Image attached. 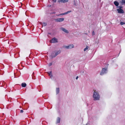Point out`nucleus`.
Masks as SVG:
<instances>
[{"label":"nucleus","instance_id":"f03ea898","mask_svg":"<svg viewBox=\"0 0 125 125\" xmlns=\"http://www.w3.org/2000/svg\"><path fill=\"white\" fill-rule=\"evenodd\" d=\"M61 52V51L60 50L56 51L52 53L51 55V56L52 58L55 57L58 55Z\"/></svg>","mask_w":125,"mask_h":125},{"label":"nucleus","instance_id":"f257e3e1","mask_svg":"<svg viewBox=\"0 0 125 125\" xmlns=\"http://www.w3.org/2000/svg\"><path fill=\"white\" fill-rule=\"evenodd\" d=\"M93 97L94 101L99 100H100V96L98 91L94 90L93 93Z\"/></svg>","mask_w":125,"mask_h":125},{"label":"nucleus","instance_id":"6e6552de","mask_svg":"<svg viewBox=\"0 0 125 125\" xmlns=\"http://www.w3.org/2000/svg\"><path fill=\"white\" fill-rule=\"evenodd\" d=\"M118 12L119 13H124L123 10L119 8L117 9Z\"/></svg>","mask_w":125,"mask_h":125},{"label":"nucleus","instance_id":"a878e982","mask_svg":"<svg viewBox=\"0 0 125 125\" xmlns=\"http://www.w3.org/2000/svg\"><path fill=\"white\" fill-rule=\"evenodd\" d=\"M25 14L26 15H28L27 14V12H25Z\"/></svg>","mask_w":125,"mask_h":125},{"label":"nucleus","instance_id":"aec40b11","mask_svg":"<svg viewBox=\"0 0 125 125\" xmlns=\"http://www.w3.org/2000/svg\"><path fill=\"white\" fill-rule=\"evenodd\" d=\"M92 34L93 35L94 34V31H92Z\"/></svg>","mask_w":125,"mask_h":125},{"label":"nucleus","instance_id":"a211bd4d","mask_svg":"<svg viewBox=\"0 0 125 125\" xmlns=\"http://www.w3.org/2000/svg\"><path fill=\"white\" fill-rule=\"evenodd\" d=\"M120 24L121 25L125 24V22H120Z\"/></svg>","mask_w":125,"mask_h":125},{"label":"nucleus","instance_id":"1a4fd4ad","mask_svg":"<svg viewBox=\"0 0 125 125\" xmlns=\"http://www.w3.org/2000/svg\"><path fill=\"white\" fill-rule=\"evenodd\" d=\"M61 30L65 32L68 33H69L68 31L66 29L63 28H61Z\"/></svg>","mask_w":125,"mask_h":125},{"label":"nucleus","instance_id":"ddd939ff","mask_svg":"<svg viewBox=\"0 0 125 125\" xmlns=\"http://www.w3.org/2000/svg\"><path fill=\"white\" fill-rule=\"evenodd\" d=\"M21 86L23 87H25L26 86V84L24 83H22L21 84Z\"/></svg>","mask_w":125,"mask_h":125},{"label":"nucleus","instance_id":"20e7f679","mask_svg":"<svg viewBox=\"0 0 125 125\" xmlns=\"http://www.w3.org/2000/svg\"><path fill=\"white\" fill-rule=\"evenodd\" d=\"M74 47V46L73 44H70L68 46H65L64 48L67 49H71Z\"/></svg>","mask_w":125,"mask_h":125},{"label":"nucleus","instance_id":"9d476101","mask_svg":"<svg viewBox=\"0 0 125 125\" xmlns=\"http://www.w3.org/2000/svg\"><path fill=\"white\" fill-rule=\"evenodd\" d=\"M68 0H61L58 1V2H61L63 3L67 2L68 1Z\"/></svg>","mask_w":125,"mask_h":125},{"label":"nucleus","instance_id":"f8f14e48","mask_svg":"<svg viewBox=\"0 0 125 125\" xmlns=\"http://www.w3.org/2000/svg\"><path fill=\"white\" fill-rule=\"evenodd\" d=\"M114 3L115 5L116 6H118L119 5V2L117 1H115Z\"/></svg>","mask_w":125,"mask_h":125},{"label":"nucleus","instance_id":"393cba45","mask_svg":"<svg viewBox=\"0 0 125 125\" xmlns=\"http://www.w3.org/2000/svg\"><path fill=\"white\" fill-rule=\"evenodd\" d=\"M78 76H77L76 77V80H77V79H78Z\"/></svg>","mask_w":125,"mask_h":125},{"label":"nucleus","instance_id":"9b49d317","mask_svg":"<svg viewBox=\"0 0 125 125\" xmlns=\"http://www.w3.org/2000/svg\"><path fill=\"white\" fill-rule=\"evenodd\" d=\"M119 3L121 5H123L125 4V0H122V1H120Z\"/></svg>","mask_w":125,"mask_h":125},{"label":"nucleus","instance_id":"bb28decb","mask_svg":"<svg viewBox=\"0 0 125 125\" xmlns=\"http://www.w3.org/2000/svg\"><path fill=\"white\" fill-rule=\"evenodd\" d=\"M34 74V73H33L32 74V75H33V74Z\"/></svg>","mask_w":125,"mask_h":125},{"label":"nucleus","instance_id":"dca6fc26","mask_svg":"<svg viewBox=\"0 0 125 125\" xmlns=\"http://www.w3.org/2000/svg\"><path fill=\"white\" fill-rule=\"evenodd\" d=\"M48 73L49 76H50V77L51 78L52 77V75L51 72H48Z\"/></svg>","mask_w":125,"mask_h":125},{"label":"nucleus","instance_id":"7ed1b4c3","mask_svg":"<svg viewBox=\"0 0 125 125\" xmlns=\"http://www.w3.org/2000/svg\"><path fill=\"white\" fill-rule=\"evenodd\" d=\"M107 69L103 68L102 71L100 73V74L101 75H103L107 73Z\"/></svg>","mask_w":125,"mask_h":125},{"label":"nucleus","instance_id":"39448f33","mask_svg":"<svg viewBox=\"0 0 125 125\" xmlns=\"http://www.w3.org/2000/svg\"><path fill=\"white\" fill-rule=\"evenodd\" d=\"M57 42V39L54 38L52 39L50 41V42L51 43H55Z\"/></svg>","mask_w":125,"mask_h":125},{"label":"nucleus","instance_id":"2eb2a0df","mask_svg":"<svg viewBox=\"0 0 125 125\" xmlns=\"http://www.w3.org/2000/svg\"><path fill=\"white\" fill-rule=\"evenodd\" d=\"M60 118L59 117H58L56 121V123H58L60 122Z\"/></svg>","mask_w":125,"mask_h":125},{"label":"nucleus","instance_id":"5701e85b","mask_svg":"<svg viewBox=\"0 0 125 125\" xmlns=\"http://www.w3.org/2000/svg\"><path fill=\"white\" fill-rule=\"evenodd\" d=\"M52 0L53 2H55L57 0Z\"/></svg>","mask_w":125,"mask_h":125},{"label":"nucleus","instance_id":"412c9836","mask_svg":"<svg viewBox=\"0 0 125 125\" xmlns=\"http://www.w3.org/2000/svg\"><path fill=\"white\" fill-rule=\"evenodd\" d=\"M118 8H119L121 9V8H122V7L120 6H118Z\"/></svg>","mask_w":125,"mask_h":125},{"label":"nucleus","instance_id":"4468645a","mask_svg":"<svg viewBox=\"0 0 125 125\" xmlns=\"http://www.w3.org/2000/svg\"><path fill=\"white\" fill-rule=\"evenodd\" d=\"M56 94H57L59 93V88H57L56 89Z\"/></svg>","mask_w":125,"mask_h":125},{"label":"nucleus","instance_id":"6ab92c4d","mask_svg":"<svg viewBox=\"0 0 125 125\" xmlns=\"http://www.w3.org/2000/svg\"><path fill=\"white\" fill-rule=\"evenodd\" d=\"M47 24L46 23H43L42 24V26H46Z\"/></svg>","mask_w":125,"mask_h":125},{"label":"nucleus","instance_id":"423d86ee","mask_svg":"<svg viewBox=\"0 0 125 125\" xmlns=\"http://www.w3.org/2000/svg\"><path fill=\"white\" fill-rule=\"evenodd\" d=\"M64 19L63 18H59L55 19V21L57 22H61L63 21Z\"/></svg>","mask_w":125,"mask_h":125},{"label":"nucleus","instance_id":"b1692460","mask_svg":"<svg viewBox=\"0 0 125 125\" xmlns=\"http://www.w3.org/2000/svg\"><path fill=\"white\" fill-rule=\"evenodd\" d=\"M23 111L22 110H21L20 111V113H23Z\"/></svg>","mask_w":125,"mask_h":125},{"label":"nucleus","instance_id":"f3484780","mask_svg":"<svg viewBox=\"0 0 125 125\" xmlns=\"http://www.w3.org/2000/svg\"><path fill=\"white\" fill-rule=\"evenodd\" d=\"M89 49V47L87 46H86V48H85L84 50V51H86L88 49Z\"/></svg>","mask_w":125,"mask_h":125},{"label":"nucleus","instance_id":"4be33fe9","mask_svg":"<svg viewBox=\"0 0 125 125\" xmlns=\"http://www.w3.org/2000/svg\"><path fill=\"white\" fill-rule=\"evenodd\" d=\"M52 65V63H50L49 64V66H51Z\"/></svg>","mask_w":125,"mask_h":125},{"label":"nucleus","instance_id":"0eeeda50","mask_svg":"<svg viewBox=\"0 0 125 125\" xmlns=\"http://www.w3.org/2000/svg\"><path fill=\"white\" fill-rule=\"evenodd\" d=\"M71 12V11H68L65 12L64 13L60 14L59 15H58L57 16H59V15H67L68 13H70Z\"/></svg>","mask_w":125,"mask_h":125}]
</instances>
